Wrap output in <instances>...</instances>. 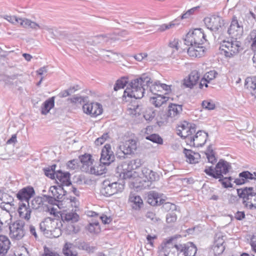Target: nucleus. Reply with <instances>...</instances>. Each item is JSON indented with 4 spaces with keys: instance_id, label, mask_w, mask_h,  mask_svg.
Returning a JSON list of instances; mask_svg holds the SVG:
<instances>
[{
    "instance_id": "0e129e2a",
    "label": "nucleus",
    "mask_w": 256,
    "mask_h": 256,
    "mask_svg": "<svg viewBox=\"0 0 256 256\" xmlns=\"http://www.w3.org/2000/svg\"><path fill=\"white\" fill-rule=\"evenodd\" d=\"M176 218L174 212H170L166 215V221L168 223H172L176 221Z\"/></svg>"
},
{
    "instance_id": "412c9836",
    "label": "nucleus",
    "mask_w": 256,
    "mask_h": 256,
    "mask_svg": "<svg viewBox=\"0 0 256 256\" xmlns=\"http://www.w3.org/2000/svg\"><path fill=\"white\" fill-rule=\"evenodd\" d=\"M208 134L202 130L198 131L194 136L190 137V142H193V144L196 146H203L206 142Z\"/></svg>"
},
{
    "instance_id": "774afa93",
    "label": "nucleus",
    "mask_w": 256,
    "mask_h": 256,
    "mask_svg": "<svg viewBox=\"0 0 256 256\" xmlns=\"http://www.w3.org/2000/svg\"><path fill=\"white\" fill-rule=\"evenodd\" d=\"M196 9L197 7H194L188 10V11H186V13L184 14L182 16L181 18L184 19L188 18L194 12Z\"/></svg>"
},
{
    "instance_id": "4be33fe9",
    "label": "nucleus",
    "mask_w": 256,
    "mask_h": 256,
    "mask_svg": "<svg viewBox=\"0 0 256 256\" xmlns=\"http://www.w3.org/2000/svg\"><path fill=\"white\" fill-rule=\"evenodd\" d=\"M56 180L58 184H60L62 186H69L72 185L71 182L70 178V174L68 172H64L62 170H58L55 173Z\"/></svg>"
},
{
    "instance_id": "79ce46f5",
    "label": "nucleus",
    "mask_w": 256,
    "mask_h": 256,
    "mask_svg": "<svg viewBox=\"0 0 256 256\" xmlns=\"http://www.w3.org/2000/svg\"><path fill=\"white\" fill-rule=\"evenodd\" d=\"M244 87L250 90L255 91L256 93V76L247 78L245 80Z\"/></svg>"
},
{
    "instance_id": "6e6d98bb",
    "label": "nucleus",
    "mask_w": 256,
    "mask_h": 256,
    "mask_svg": "<svg viewBox=\"0 0 256 256\" xmlns=\"http://www.w3.org/2000/svg\"><path fill=\"white\" fill-rule=\"evenodd\" d=\"M146 139L158 144H161L163 142L162 138L157 134H152L148 136H146Z\"/></svg>"
},
{
    "instance_id": "9b49d317",
    "label": "nucleus",
    "mask_w": 256,
    "mask_h": 256,
    "mask_svg": "<svg viewBox=\"0 0 256 256\" xmlns=\"http://www.w3.org/2000/svg\"><path fill=\"white\" fill-rule=\"evenodd\" d=\"M114 158L115 156L110 144H106L102 150L100 162L108 166L114 161Z\"/></svg>"
},
{
    "instance_id": "39448f33",
    "label": "nucleus",
    "mask_w": 256,
    "mask_h": 256,
    "mask_svg": "<svg viewBox=\"0 0 256 256\" xmlns=\"http://www.w3.org/2000/svg\"><path fill=\"white\" fill-rule=\"evenodd\" d=\"M206 41V35L202 28H196L190 30L184 40L186 46L196 44L200 46Z\"/></svg>"
},
{
    "instance_id": "f257e3e1",
    "label": "nucleus",
    "mask_w": 256,
    "mask_h": 256,
    "mask_svg": "<svg viewBox=\"0 0 256 256\" xmlns=\"http://www.w3.org/2000/svg\"><path fill=\"white\" fill-rule=\"evenodd\" d=\"M150 88V91L154 94L162 92L161 83L156 81L153 83L151 78L148 74H144L140 77L134 79L128 84L123 94V98L128 96L136 99L142 98L144 96L146 88Z\"/></svg>"
},
{
    "instance_id": "c85d7f7f",
    "label": "nucleus",
    "mask_w": 256,
    "mask_h": 256,
    "mask_svg": "<svg viewBox=\"0 0 256 256\" xmlns=\"http://www.w3.org/2000/svg\"><path fill=\"white\" fill-rule=\"evenodd\" d=\"M147 201L148 204L153 206L160 205L163 202L160 194L154 191L148 193Z\"/></svg>"
},
{
    "instance_id": "ddd939ff",
    "label": "nucleus",
    "mask_w": 256,
    "mask_h": 256,
    "mask_svg": "<svg viewBox=\"0 0 256 256\" xmlns=\"http://www.w3.org/2000/svg\"><path fill=\"white\" fill-rule=\"evenodd\" d=\"M84 113L92 116H96L102 113V106L98 102L87 103L82 106Z\"/></svg>"
},
{
    "instance_id": "f3484780",
    "label": "nucleus",
    "mask_w": 256,
    "mask_h": 256,
    "mask_svg": "<svg viewBox=\"0 0 256 256\" xmlns=\"http://www.w3.org/2000/svg\"><path fill=\"white\" fill-rule=\"evenodd\" d=\"M200 78V73L196 70H193L184 80L183 84L186 88H192L198 84Z\"/></svg>"
},
{
    "instance_id": "3c124183",
    "label": "nucleus",
    "mask_w": 256,
    "mask_h": 256,
    "mask_svg": "<svg viewBox=\"0 0 256 256\" xmlns=\"http://www.w3.org/2000/svg\"><path fill=\"white\" fill-rule=\"evenodd\" d=\"M128 84L127 78H121L116 80L114 89L115 91H117L120 89L123 88Z\"/></svg>"
},
{
    "instance_id": "e2e57ef3",
    "label": "nucleus",
    "mask_w": 256,
    "mask_h": 256,
    "mask_svg": "<svg viewBox=\"0 0 256 256\" xmlns=\"http://www.w3.org/2000/svg\"><path fill=\"white\" fill-rule=\"evenodd\" d=\"M68 102L74 104H81L84 102V98L81 96H74L72 98L68 99Z\"/></svg>"
},
{
    "instance_id": "052dcab7",
    "label": "nucleus",
    "mask_w": 256,
    "mask_h": 256,
    "mask_svg": "<svg viewBox=\"0 0 256 256\" xmlns=\"http://www.w3.org/2000/svg\"><path fill=\"white\" fill-rule=\"evenodd\" d=\"M225 249L224 246H219V245L214 244L212 247V251L214 255H220L223 252Z\"/></svg>"
},
{
    "instance_id": "f03ea898",
    "label": "nucleus",
    "mask_w": 256,
    "mask_h": 256,
    "mask_svg": "<svg viewBox=\"0 0 256 256\" xmlns=\"http://www.w3.org/2000/svg\"><path fill=\"white\" fill-rule=\"evenodd\" d=\"M61 225V222L58 220L46 218L40 223V228L45 234H48L50 232L52 237L58 238L61 234L60 228Z\"/></svg>"
},
{
    "instance_id": "aec40b11",
    "label": "nucleus",
    "mask_w": 256,
    "mask_h": 256,
    "mask_svg": "<svg viewBox=\"0 0 256 256\" xmlns=\"http://www.w3.org/2000/svg\"><path fill=\"white\" fill-rule=\"evenodd\" d=\"M49 192L57 201L63 200L66 193V190L61 186H52L49 188Z\"/></svg>"
},
{
    "instance_id": "72a5a7b5",
    "label": "nucleus",
    "mask_w": 256,
    "mask_h": 256,
    "mask_svg": "<svg viewBox=\"0 0 256 256\" xmlns=\"http://www.w3.org/2000/svg\"><path fill=\"white\" fill-rule=\"evenodd\" d=\"M97 55L102 56L104 58H108L112 60H116L119 59L120 54L114 52L112 51L106 50L104 49H100L98 52H96Z\"/></svg>"
},
{
    "instance_id": "5fc2aeb1",
    "label": "nucleus",
    "mask_w": 256,
    "mask_h": 256,
    "mask_svg": "<svg viewBox=\"0 0 256 256\" xmlns=\"http://www.w3.org/2000/svg\"><path fill=\"white\" fill-rule=\"evenodd\" d=\"M56 167V166L54 164L50 167L44 169L45 174L50 178H54L56 176L55 173L56 172L55 171Z\"/></svg>"
},
{
    "instance_id": "8fccbe9b",
    "label": "nucleus",
    "mask_w": 256,
    "mask_h": 256,
    "mask_svg": "<svg viewBox=\"0 0 256 256\" xmlns=\"http://www.w3.org/2000/svg\"><path fill=\"white\" fill-rule=\"evenodd\" d=\"M100 193L106 196H110L114 195L108 182H104V186L100 190Z\"/></svg>"
},
{
    "instance_id": "c03bdc74",
    "label": "nucleus",
    "mask_w": 256,
    "mask_h": 256,
    "mask_svg": "<svg viewBox=\"0 0 256 256\" xmlns=\"http://www.w3.org/2000/svg\"><path fill=\"white\" fill-rule=\"evenodd\" d=\"M196 248L192 242L186 244L184 254L186 256H194L196 252Z\"/></svg>"
},
{
    "instance_id": "0eeeda50",
    "label": "nucleus",
    "mask_w": 256,
    "mask_h": 256,
    "mask_svg": "<svg viewBox=\"0 0 256 256\" xmlns=\"http://www.w3.org/2000/svg\"><path fill=\"white\" fill-rule=\"evenodd\" d=\"M10 236L11 238L20 240L25 234V222L22 220H18L10 226Z\"/></svg>"
},
{
    "instance_id": "473e14b6",
    "label": "nucleus",
    "mask_w": 256,
    "mask_h": 256,
    "mask_svg": "<svg viewBox=\"0 0 256 256\" xmlns=\"http://www.w3.org/2000/svg\"><path fill=\"white\" fill-rule=\"evenodd\" d=\"M76 246L72 244L66 242L65 244L62 252L66 256H77Z\"/></svg>"
},
{
    "instance_id": "20e7f679",
    "label": "nucleus",
    "mask_w": 256,
    "mask_h": 256,
    "mask_svg": "<svg viewBox=\"0 0 256 256\" xmlns=\"http://www.w3.org/2000/svg\"><path fill=\"white\" fill-rule=\"evenodd\" d=\"M237 192L238 196L244 199L246 206L256 208V187L238 189Z\"/></svg>"
},
{
    "instance_id": "b1692460",
    "label": "nucleus",
    "mask_w": 256,
    "mask_h": 256,
    "mask_svg": "<svg viewBox=\"0 0 256 256\" xmlns=\"http://www.w3.org/2000/svg\"><path fill=\"white\" fill-rule=\"evenodd\" d=\"M188 48H186L185 50H187L188 54L192 57H200L204 52V48L202 46L196 44L187 46Z\"/></svg>"
},
{
    "instance_id": "13d9d810",
    "label": "nucleus",
    "mask_w": 256,
    "mask_h": 256,
    "mask_svg": "<svg viewBox=\"0 0 256 256\" xmlns=\"http://www.w3.org/2000/svg\"><path fill=\"white\" fill-rule=\"evenodd\" d=\"M39 30H41L42 32H44L45 31L47 32L53 38L54 36V28L44 24H40Z\"/></svg>"
},
{
    "instance_id": "c756f323",
    "label": "nucleus",
    "mask_w": 256,
    "mask_h": 256,
    "mask_svg": "<svg viewBox=\"0 0 256 256\" xmlns=\"http://www.w3.org/2000/svg\"><path fill=\"white\" fill-rule=\"evenodd\" d=\"M107 165L102 164L100 162V164L98 165L93 166V164L90 167V168L88 169L86 172L97 176L102 175L106 173V166Z\"/></svg>"
},
{
    "instance_id": "864d4df0",
    "label": "nucleus",
    "mask_w": 256,
    "mask_h": 256,
    "mask_svg": "<svg viewBox=\"0 0 256 256\" xmlns=\"http://www.w3.org/2000/svg\"><path fill=\"white\" fill-rule=\"evenodd\" d=\"M224 236L222 232L216 234L214 236V244L219 245V246H224Z\"/></svg>"
},
{
    "instance_id": "58836bf2",
    "label": "nucleus",
    "mask_w": 256,
    "mask_h": 256,
    "mask_svg": "<svg viewBox=\"0 0 256 256\" xmlns=\"http://www.w3.org/2000/svg\"><path fill=\"white\" fill-rule=\"evenodd\" d=\"M54 98L52 97L46 100L42 106L41 113L42 114H46L54 106Z\"/></svg>"
},
{
    "instance_id": "f8f14e48",
    "label": "nucleus",
    "mask_w": 256,
    "mask_h": 256,
    "mask_svg": "<svg viewBox=\"0 0 256 256\" xmlns=\"http://www.w3.org/2000/svg\"><path fill=\"white\" fill-rule=\"evenodd\" d=\"M228 33L232 38L236 39L240 38L243 34V27L238 22L236 17L232 21L230 28L227 30Z\"/></svg>"
},
{
    "instance_id": "c9c22d12",
    "label": "nucleus",
    "mask_w": 256,
    "mask_h": 256,
    "mask_svg": "<svg viewBox=\"0 0 256 256\" xmlns=\"http://www.w3.org/2000/svg\"><path fill=\"white\" fill-rule=\"evenodd\" d=\"M61 217L62 220L70 222L72 223L76 222L79 220V216L73 211L63 213Z\"/></svg>"
},
{
    "instance_id": "f704fd0d",
    "label": "nucleus",
    "mask_w": 256,
    "mask_h": 256,
    "mask_svg": "<svg viewBox=\"0 0 256 256\" xmlns=\"http://www.w3.org/2000/svg\"><path fill=\"white\" fill-rule=\"evenodd\" d=\"M118 172L120 173V176L124 180L133 179L137 176V174L135 171H134L132 170H130L127 168H126V169L124 170L123 169L118 170Z\"/></svg>"
},
{
    "instance_id": "a19ab883",
    "label": "nucleus",
    "mask_w": 256,
    "mask_h": 256,
    "mask_svg": "<svg viewBox=\"0 0 256 256\" xmlns=\"http://www.w3.org/2000/svg\"><path fill=\"white\" fill-rule=\"evenodd\" d=\"M128 200L130 202L133 203L134 204V206H133V208L136 209L140 208L143 204V202L141 198L134 193L130 194Z\"/></svg>"
},
{
    "instance_id": "ea45409f",
    "label": "nucleus",
    "mask_w": 256,
    "mask_h": 256,
    "mask_svg": "<svg viewBox=\"0 0 256 256\" xmlns=\"http://www.w3.org/2000/svg\"><path fill=\"white\" fill-rule=\"evenodd\" d=\"M80 162L82 164V168L83 170L86 172L93 164L92 160L90 154L82 156L80 158Z\"/></svg>"
},
{
    "instance_id": "09e8293b",
    "label": "nucleus",
    "mask_w": 256,
    "mask_h": 256,
    "mask_svg": "<svg viewBox=\"0 0 256 256\" xmlns=\"http://www.w3.org/2000/svg\"><path fill=\"white\" fill-rule=\"evenodd\" d=\"M43 204V199L39 196L32 200L30 202V206L34 210L39 209Z\"/></svg>"
},
{
    "instance_id": "393cba45",
    "label": "nucleus",
    "mask_w": 256,
    "mask_h": 256,
    "mask_svg": "<svg viewBox=\"0 0 256 256\" xmlns=\"http://www.w3.org/2000/svg\"><path fill=\"white\" fill-rule=\"evenodd\" d=\"M30 205L27 206L26 204H22L18 208V213L20 218L26 221H28L31 217L32 210Z\"/></svg>"
},
{
    "instance_id": "4c0bfd02",
    "label": "nucleus",
    "mask_w": 256,
    "mask_h": 256,
    "mask_svg": "<svg viewBox=\"0 0 256 256\" xmlns=\"http://www.w3.org/2000/svg\"><path fill=\"white\" fill-rule=\"evenodd\" d=\"M168 100V98L162 96L161 94H156V96L150 98V102L156 107H160Z\"/></svg>"
},
{
    "instance_id": "de8ad7c7",
    "label": "nucleus",
    "mask_w": 256,
    "mask_h": 256,
    "mask_svg": "<svg viewBox=\"0 0 256 256\" xmlns=\"http://www.w3.org/2000/svg\"><path fill=\"white\" fill-rule=\"evenodd\" d=\"M87 229L90 233L94 234L98 233L100 231L99 222L98 221L90 222Z\"/></svg>"
},
{
    "instance_id": "bb28decb",
    "label": "nucleus",
    "mask_w": 256,
    "mask_h": 256,
    "mask_svg": "<svg viewBox=\"0 0 256 256\" xmlns=\"http://www.w3.org/2000/svg\"><path fill=\"white\" fill-rule=\"evenodd\" d=\"M182 110V105L171 104L168 106V116L176 118L180 116Z\"/></svg>"
},
{
    "instance_id": "6ab92c4d",
    "label": "nucleus",
    "mask_w": 256,
    "mask_h": 256,
    "mask_svg": "<svg viewBox=\"0 0 256 256\" xmlns=\"http://www.w3.org/2000/svg\"><path fill=\"white\" fill-rule=\"evenodd\" d=\"M20 26L26 29L31 30L37 31L39 30L40 22H37L32 19L26 18H22L20 20Z\"/></svg>"
},
{
    "instance_id": "a211bd4d",
    "label": "nucleus",
    "mask_w": 256,
    "mask_h": 256,
    "mask_svg": "<svg viewBox=\"0 0 256 256\" xmlns=\"http://www.w3.org/2000/svg\"><path fill=\"white\" fill-rule=\"evenodd\" d=\"M34 194V190L32 187L27 186L18 191L16 194L17 198L21 201H26L29 206L28 200Z\"/></svg>"
},
{
    "instance_id": "a878e982",
    "label": "nucleus",
    "mask_w": 256,
    "mask_h": 256,
    "mask_svg": "<svg viewBox=\"0 0 256 256\" xmlns=\"http://www.w3.org/2000/svg\"><path fill=\"white\" fill-rule=\"evenodd\" d=\"M60 39L64 40L68 44L70 42H72V44L74 45H78L80 46H81V44H78V42L80 43V40H77L76 36L72 34L66 32H62L60 34Z\"/></svg>"
},
{
    "instance_id": "37998d69",
    "label": "nucleus",
    "mask_w": 256,
    "mask_h": 256,
    "mask_svg": "<svg viewBox=\"0 0 256 256\" xmlns=\"http://www.w3.org/2000/svg\"><path fill=\"white\" fill-rule=\"evenodd\" d=\"M103 36V42L112 43L116 40H120V38L118 36V34H102Z\"/></svg>"
},
{
    "instance_id": "69168bd1",
    "label": "nucleus",
    "mask_w": 256,
    "mask_h": 256,
    "mask_svg": "<svg viewBox=\"0 0 256 256\" xmlns=\"http://www.w3.org/2000/svg\"><path fill=\"white\" fill-rule=\"evenodd\" d=\"M218 73L215 70H210L206 74L204 77L206 80L210 81L216 78Z\"/></svg>"
},
{
    "instance_id": "bf43d9fd",
    "label": "nucleus",
    "mask_w": 256,
    "mask_h": 256,
    "mask_svg": "<svg viewBox=\"0 0 256 256\" xmlns=\"http://www.w3.org/2000/svg\"><path fill=\"white\" fill-rule=\"evenodd\" d=\"M78 248L79 249H81L82 250H85L88 252H92L94 250V247L90 246L86 242H81L78 246Z\"/></svg>"
},
{
    "instance_id": "1a4fd4ad",
    "label": "nucleus",
    "mask_w": 256,
    "mask_h": 256,
    "mask_svg": "<svg viewBox=\"0 0 256 256\" xmlns=\"http://www.w3.org/2000/svg\"><path fill=\"white\" fill-rule=\"evenodd\" d=\"M142 172L144 182L142 184V186L144 188H149L152 182L158 180L159 178V176L156 172L147 168H143Z\"/></svg>"
},
{
    "instance_id": "338daca9",
    "label": "nucleus",
    "mask_w": 256,
    "mask_h": 256,
    "mask_svg": "<svg viewBox=\"0 0 256 256\" xmlns=\"http://www.w3.org/2000/svg\"><path fill=\"white\" fill-rule=\"evenodd\" d=\"M19 250L20 252L18 251H16L14 254L16 256H28V252L25 247H20Z\"/></svg>"
},
{
    "instance_id": "2eb2a0df",
    "label": "nucleus",
    "mask_w": 256,
    "mask_h": 256,
    "mask_svg": "<svg viewBox=\"0 0 256 256\" xmlns=\"http://www.w3.org/2000/svg\"><path fill=\"white\" fill-rule=\"evenodd\" d=\"M169 47L172 50V52L170 55V57L172 58V62L174 64H180L182 62V59L180 58H176L178 56L177 52L180 50L182 51L185 50L184 48H181L179 40L178 39H174L169 43Z\"/></svg>"
},
{
    "instance_id": "a18cd8bd",
    "label": "nucleus",
    "mask_w": 256,
    "mask_h": 256,
    "mask_svg": "<svg viewBox=\"0 0 256 256\" xmlns=\"http://www.w3.org/2000/svg\"><path fill=\"white\" fill-rule=\"evenodd\" d=\"M128 109L131 114L134 115L140 114L142 112V106L138 104V102H134V104L130 105Z\"/></svg>"
},
{
    "instance_id": "49530a36",
    "label": "nucleus",
    "mask_w": 256,
    "mask_h": 256,
    "mask_svg": "<svg viewBox=\"0 0 256 256\" xmlns=\"http://www.w3.org/2000/svg\"><path fill=\"white\" fill-rule=\"evenodd\" d=\"M12 216L10 211H2L0 214V224L1 225L8 224V222L10 220Z\"/></svg>"
},
{
    "instance_id": "9d476101",
    "label": "nucleus",
    "mask_w": 256,
    "mask_h": 256,
    "mask_svg": "<svg viewBox=\"0 0 256 256\" xmlns=\"http://www.w3.org/2000/svg\"><path fill=\"white\" fill-rule=\"evenodd\" d=\"M178 134L182 138H188L196 132L195 126L186 122L180 123L177 127Z\"/></svg>"
},
{
    "instance_id": "7c9ffc66",
    "label": "nucleus",
    "mask_w": 256,
    "mask_h": 256,
    "mask_svg": "<svg viewBox=\"0 0 256 256\" xmlns=\"http://www.w3.org/2000/svg\"><path fill=\"white\" fill-rule=\"evenodd\" d=\"M183 152L187 158L186 161L190 164L198 162L200 158V155L198 153L194 152L192 150L184 148Z\"/></svg>"
},
{
    "instance_id": "423d86ee",
    "label": "nucleus",
    "mask_w": 256,
    "mask_h": 256,
    "mask_svg": "<svg viewBox=\"0 0 256 256\" xmlns=\"http://www.w3.org/2000/svg\"><path fill=\"white\" fill-rule=\"evenodd\" d=\"M137 147V142L136 140H128L119 146L116 155L120 158H124L126 155L134 154L136 150Z\"/></svg>"
},
{
    "instance_id": "4468645a",
    "label": "nucleus",
    "mask_w": 256,
    "mask_h": 256,
    "mask_svg": "<svg viewBox=\"0 0 256 256\" xmlns=\"http://www.w3.org/2000/svg\"><path fill=\"white\" fill-rule=\"evenodd\" d=\"M253 180H256V168L254 171H244L240 173L238 177L235 179L234 182L237 185H241Z\"/></svg>"
},
{
    "instance_id": "2f4dec72",
    "label": "nucleus",
    "mask_w": 256,
    "mask_h": 256,
    "mask_svg": "<svg viewBox=\"0 0 256 256\" xmlns=\"http://www.w3.org/2000/svg\"><path fill=\"white\" fill-rule=\"evenodd\" d=\"M10 244V241L6 236H0V256H4L7 253Z\"/></svg>"
},
{
    "instance_id": "680f3d73",
    "label": "nucleus",
    "mask_w": 256,
    "mask_h": 256,
    "mask_svg": "<svg viewBox=\"0 0 256 256\" xmlns=\"http://www.w3.org/2000/svg\"><path fill=\"white\" fill-rule=\"evenodd\" d=\"M109 138V136L108 133H105L100 138H98L94 142L95 144L97 146H100L103 144L106 140Z\"/></svg>"
},
{
    "instance_id": "e433bc0d",
    "label": "nucleus",
    "mask_w": 256,
    "mask_h": 256,
    "mask_svg": "<svg viewBox=\"0 0 256 256\" xmlns=\"http://www.w3.org/2000/svg\"><path fill=\"white\" fill-rule=\"evenodd\" d=\"M114 194L120 192L124 190V183L123 180L118 182L108 183Z\"/></svg>"
},
{
    "instance_id": "7ed1b4c3",
    "label": "nucleus",
    "mask_w": 256,
    "mask_h": 256,
    "mask_svg": "<svg viewBox=\"0 0 256 256\" xmlns=\"http://www.w3.org/2000/svg\"><path fill=\"white\" fill-rule=\"evenodd\" d=\"M220 49L224 52L227 58H232L238 55L242 50V43L235 40H223Z\"/></svg>"
},
{
    "instance_id": "6e6552de",
    "label": "nucleus",
    "mask_w": 256,
    "mask_h": 256,
    "mask_svg": "<svg viewBox=\"0 0 256 256\" xmlns=\"http://www.w3.org/2000/svg\"><path fill=\"white\" fill-rule=\"evenodd\" d=\"M204 22L207 28L212 31H218L224 26V20L220 16L213 15L204 18Z\"/></svg>"
},
{
    "instance_id": "cd10ccee",
    "label": "nucleus",
    "mask_w": 256,
    "mask_h": 256,
    "mask_svg": "<svg viewBox=\"0 0 256 256\" xmlns=\"http://www.w3.org/2000/svg\"><path fill=\"white\" fill-rule=\"evenodd\" d=\"M143 162L142 160L137 158L136 160H132L130 161L128 164L124 163L122 164L121 166H118L117 168L118 170L123 169L124 170L126 169V168H129L130 170H135L139 168L141 165H142Z\"/></svg>"
},
{
    "instance_id": "5701e85b",
    "label": "nucleus",
    "mask_w": 256,
    "mask_h": 256,
    "mask_svg": "<svg viewBox=\"0 0 256 256\" xmlns=\"http://www.w3.org/2000/svg\"><path fill=\"white\" fill-rule=\"evenodd\" d=\"M103 36L102 35H98L93 37L92 38H90L84 42L82 40H80V43L83 42L84 45L82 46L88 49L90 53H92V47L96 46L98 44L103 42L102 40Z\"/></svg>"
},
{
    "instance_id": "603ef678",
    "label": "nucleus",
    "mask_w": 256,
    "mask_h": 256,
    "mask_svg": "<svg viewBox=\"0 0 256 256\" xmlns=\"http://www.w3.org/2000/svg\"><path fill=\"white\" fill-rule=\"evenodd\" d=\"M1 17L13 24H15L16 23L20 24V20L22 19V18H18L15 16L4 15L2 16Z\"/></svg>"
},
{
    "instance_id": "dca6fc26",
    "label": "nucleus",
    "mask_w": 256,
    "mask_h": 256,
    "mask_svg": "<svg viewBox=\"0 0 256 256\" xmlns=\"http://www.w3.org/2000/svg\"><path fill=\"white\" fill-rule=\"evenodd\" d=\"M230 168L231 166L229 162L222 160H220L214 168L216 173V178L222 179L223 174H226Z\"/></svg>"
},
{
    "instance_id": "4d7b16f0",
    "label": "nucleus",
    "mask_w": 256,
    "mask_h": 256,
    "mask_svg": "<svg viewBox=\"0 0 256 256\" xmlns=\"http://www.w3.org/2000/svg\"><path fill=\"white\" fill-rule=\"evenodd\" d=\"M202 106L208 110H213L215 108V104L212 100H205L202 102Z\"/></svg>"
}]
</instances>
